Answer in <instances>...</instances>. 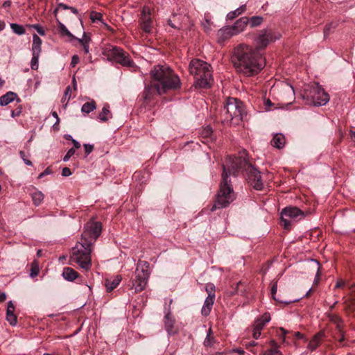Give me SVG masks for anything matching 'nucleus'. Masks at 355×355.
Here are the masks:
<instances>
[{
  "label": "nucleus",
  "instance_id": "nucleus-4",
  "mask_svg": "<svg viewBox=\"0 0 355 355\" xmlns=\"http://www.w3.org/2000/svg\"><path fill=\"white\" fill-rule=\"evenodd\" d=\"M102 232V223L88 221L84 227L80 240L72 248L71 261L76 262L85 270L92 268L91 252L92 245Z\"/></svg>",
  "mask_w": 355,
  "mask_h": 355
},
{
  "label": "nucleus",
  "instance_id": "nucleus-32",
  "mask_svg": "<svg viewBox=\"0 0 355 355\" xmlns=\"http://www.w3.org/2000/svg\"><path fill=\"white\" fill-rule=\"evenodd\" d=\"M337 26V22H330L329 24H326L323 30L324 37L329 35L331 30L336 28Z\"/></svg>",
  "mask_w": 355,
  "mask_h": 355
},
{
  "label": "nucleus",
  "instance_id": "nucleus-9",
  "mask_svg": "<svg viewBox=\"0 0 355 355\" xmlns=\"http://www.w3.org/2000/svg\"><path fill=\"white\" fill-rule=\"evenodd\" d=\"M104 54L110 60H114L121 65L132 67L135 64L134 61L130 58V54L116 46H110L105 48Z\"/></svg>",
  "mask_w": 355,
  "mask_h": 355
},
{
  "label": "nucleus",
  "instance_id": "nucleus-34",
  "mask_svg": "<svg viewBox=\"0 0 355 355\" xmlns=\"http://www.w3.org/2000/svg\"><path fill=\"white\" fill-rule=\"evenodd\" d=\"M89 17L92 21H103V15L96 11H92Z\"/></svg>",
  "mask_w": 355,
  "mask_h": 355
},
{
  "label": "nucleus",
  "instance_id": "nucleus-31",
  "mask_svg": "<svg viewBox=\"0 0 355 355\" xmlns=\"http://www.w3.org/2000/svg\"><path fill=\"white\" fill-rule=\"evenodd\" d=\"M211 334H212V330H211V329H209L207 334V336L204 340V345L206 347L213 346V345L215 342L214 337H213V336H211Z\"/></svg>",
  "mask_w": 355,
  "mask_h": 355
},
{
  "label": "nucleus",
  "instance_id": "nucleus-45",
  "mask_svg": "<svg viewBox=\"0 0 355 355\" xmlns=\"http://www.w3.org/2000/svg\"><path fill=\"white\" fill-rule=\"evenodd\" d=\"M76 150L74 148H70L67 150L66 155L63 157L64 161L69 160L70 157L74 155Z\"/></svg>",
  "mask_w": 355,
  "mask_h": 355
},
{
  "label": "nucleus",
  "instance_id": "nucleus-27",
  "mask_svg": "<svg viewBox=\"0 0 355 355\" xmlns=\"http://www.w3.org/2000/svg\"><path fill=\"white\" fill-rule=\"evenodd\" d=\"M71 96V86H67L64 96L61 99V103L63 105L64 109H66L69 101H70Z\"/></svg>",
  "mask_w": 355,
  "mask_h": 355
},
{
  "label": "nucleus",
  "instance_id": "nucleus-39",
  "mask_svg": "<svg viewBox=\"0 0 355 355\" xmlns=\"http://www.w3.org/2000/svg\"><path fill=\"white\" fill-rule=\"evenodd\" d=\"M29 27H31V28H34L37 31V32L40 34V35H45V29L42 28V25L40 24H30L28 25Z\"/></svg>",
  "mask_w": 355,
  "mask_h": 355
},
{
  "label": "nucleus",
  "instance_id": "nucleus-59",
  "mask_svg": "<svg viewBox=\"0 0 355 355\" xmlns=\"http://www.w3.org/2000/svg\"><path fill=\"white\" fill-rule=\"evenodd\" d=\"M320 281V268H318V272L315 275V277L314 278V282L318 283V282Z\"/></svg>",
  "mask_w": 355,
  "mask_h": 355
},
{
  "label": "nucleus",
  "instance_id": "nucleus-23",
  "mask_svg": "<svg viewBox=\"0 0 355 355\" xmlns=\"http://www.w3.org/2000/svg\"><path fill=\"white\" fill-rule=\"evenodd\" d=\"M110 118H112V113L110 110V105L106 104L103 107L101 112L98 114V119L102 122H107Z\"/></svg>",
  "mask_w": 355,
  "mask_h": 355
},
{
  "label": "nucleus",
  "instance_id": "nucleus-55",
  "mask_svg": "<svg viewBox=\"0 0 355 355\" xmlns=\"http://www.w3.org/2000/svg\"><path fill=\"white\" fill-rule=\"evenodd\" d=\"M51 114L54 116V118L56 119V122L53 125V126L55 127L56 125H58V123H60V119L57 112H55V111H53Z\"/></svg>",
  "mask_w": 355,
  "mask_h": 355
},
{
  "label": "nucleus",
  "instance_id": "nucleus-64",
  "mask_svg": "<svg viewBox=\"0 0 355 355\" xmlns=\"http://www.w3.org/2000/svg\"><path fill=\"white\" fill-rule=\"evenodd\" d=\"M69 10H71V12H73V14H78V10L76 9V8L69 7Z\"/></svg>",
  "mask_w": 355,
  "mask_h": 355
},
{
  "label": "nucleus",
  "instance_id": "nucleus-54",
  "mask_svg": "<svg viewBox=\"0 0 355 355\" xmlns=\"http://www.w3.org/2000/svg\"><path fill=\"white\" fill-rule=\"evenodd\" d=\"M79 61H80V58H79L78 55H73L71 58V65L75 66V65L78 64Z\"/></svg>",
  "mask_w": 355,
  "mask_h": 355
},
{
  "label": "nucleus",
  "instance_id": "nucleus-44",
  "mask_svg": "<svg viewBox=\"0 0 355 355\" xmlns=\"http://www.w3.org/2000/svg\"><path fill=\"white\" fill-rule=\"evenodd\" d=\"M288 331L284 329V327H279L277 335L279 338H282L283 340H285V336L286 334H288Z\"/></svg>",
  "mask_w": 355,
  "mask_h": 355
},
{
  "label": "nucleus",
  "instance_id": "nucleus-14",
  "mask_svg": "<svg viewBox=\"0 0 355 355\" xmlns=\"http://www.w3.org/2000/svg\"><path fill=\"white\" fill-rule=\"evenodd\" d=\"M15 99H17L19 103L21 101L20 98H17V95L15 94V92H8L3 96H0V105H7L8 103L15 101Z\"/></svg>",
  "mask_w": 355,
  "mask_h": 355
},
{
  "label": "nucleus",
  "instance_id": "nucleus-35",
  "mask_svg": "<svg viewBox=\"0 0 355 355\" xmlns=\"http://www.w3.org/2000/svg\"><path fill=\"white\" fill-rule=\"evenodd\" d=\"M59 28L62 34H64V35L69 36V37H74V35H72L71 33L66 28L65 25L63 24H61V22L59 23Z\"/></svg>",
  "mask_w": 355,
  "mask_h": 355
},
{
  "label": "nucleus",
  "instance_id": "nucleus-51",
  "mask_svg": "<svg viewBox=\"0 0 355 355\" xmlns=\"http://www.w3.org/2000/svg\"><path fill=\"white\" fill-rule=\"evenodd\" d=\"M62 175L63 177H69V175H71V171L67 166H65L62 168Z\"/></svg>",
  "mask_w": 355,
  "mask_h": 355
},
{
  "label": "nucleus",
  "instance_id": "nucleus-53",
  "mask_svg": "<svg viewBox=\"0 0 355 355\" xmlns=\"http://www.w3.org/2000/svg\"><path fill=\"white\" fill-rule=\"evenodd\" d=\"M49 173H52V170L51 168H49V166L48 168H46L42 173H41L39 176H38V178L39 179H41V178H43L44 177V175H49Z\"/></svg>",
  "mask_w": 355,
  "mask_h": 355
},
{
  "label": "nucleus",
  "instance_id": "nucleus-12",
  "mask_svg": "<svg viewBox=\"0 0 355 355\" xmlns=\"http://www.w3.org/2000/svg\"><path fill=\"white\" fill-rule=\"evenodd\" d=\"M6 320L10 325H16L17 323V318L15 314V306L12 301L8 302L6 311Z\"/></svg>",
  "mask_w": 355,
  "mask_h": 355
},
{
  "label": "nucleus",
  "instance_id": "nucleus-28",
  "mask_svg": "<svg viewBox=\"0 0 355 355\" xmlns=\"http://www.w3.org/2000/svg\"><path fill=\"white\" fill-rule=\"evenodd\" d=\"M141 28L145 32H150L152 30V18L148 15L146 18H144L141 22Z\"/></svg>",
  "mask_w": 355,
  "mask_h": 355
},
{
  "label": "nucleus",
  "instance_id": "nucleus-36",
  "mask_svg": "<svg viewBox=\"0 0 355 355\" xmlns=\"http://www.w3.org/2000/svg\"><path fill=\"white\" fill-rule=\"evenodd\" d=\"M39 67V58L33 53L32 59L31 61V68L32 69H37Z\"/></svg>",
  "mask_w": 355,
  "mask_h": 355
},
{
  "label": "nucleus",
  "instance_id": "nucleus-56",
  "mask_svg": "<svg viewBox=\"0 0 355 355\" xmlns=\"http://www.w3.org/2000/svg\"><path fill=\"white\" fill-rule=\"evenodd\" d=\"M71 142L73 145V148L74 149H79V148H80V143L78 142V141L76 140H74V139H71Z\"/></svg>",
  "mask_w": 355,
  "mask_h": 355
},
{
  "label": "nucleus",
  "instance_id": "nucleus-43",
  "mask_svg": "<svg viewBox=\"0 0 355 355\" xmlns=\"http://www.w3.org/2000/svg\"><path fill=\"white\" fill-rule=\"evenodd\" d=\"M31 50L32 52L34 53V54H35L39 58L40 56V53L42 52V47H40V46L35 45V44L33 43Z\"/></svg>",
  "mask_w": 355,
  "mask_h": 355
},
{
  "label": "nucleus",
  "instance_id": "nucleus-49",
  "mask_svg": "<svg viewBox=\"0 0 355 355\" xmlns=\"http://www.w3.org/2000/svg\"><path fill=\"white\" fill-rule=\"evenodd\" d=\"M19 154H20V157H21V159H23V161L24 162V163L27 165H32L33 163L32 162H31L30 159H28V158L26 157V153H24V151H22V150L19 152Z\"/></svg>",
  "mask_w": 355,
  "mask_h": 355
},
{
  "label": "nucleus",
  "instance_id": "nucleus-63",
  "mask_svg": "<svg viewBox=\"0 0 355 355\" xmlns=\"http://www.w3.org/2000/svg\"><path fill=\"white\" fill-rule=\"evenodd\" d=\"M10 5H11L10 1H4L3 6V8H9V6H10Z\"/></svg>",
  "mask_w": 355,
  "mask_h": 355
},
{
  "label": "nucleus",
  "instance_id": "nucleus-29",
  "mask_svg": "<svg viewBox=\"0 0 355 355\" xmlns=\"http://www.w3.org/2000/svg\"><path fill=\"white\" fill-rule=\"evenodd\" d=\"M80 44H81L83 46L84 51L86 54L89 52V42L90 40V37H87L85 33L83 34V37L81 39H78Z\"/></svg>",
  "mask_w": 355,
  "mask_h": 355
},
{
  "label": "nucleus",
  "instance_id": "nucleus-40",
  "mask_svg": "<svg viewBox=\"0 0 355 355\" xmlns=\"http://www.w3.org/2000/svg\"><path fill=\"white\" fill-rule=\"evenodd\" d=\"M261 335V331H259V327H258L257 322H254L253 324V332H252V336L254 338L257 340V338H259Z\"/></svg>",
  "mask_w": 355,
  "mask_h": 355
},
{
  "label": "nucleus",
  "instance_id": "nucleus-62",
  "mask_svg": "<svg viewBox=\"0 0 355 355\" xmlns=\"http://www.w3.org/2000/svg\"><path fill=\"white\" fill-rule=\"evenodd\" d=\"M270 345H271V348H277L278 349V345L277 343V342L274 341V340H272V341H270Z\"/></svg>",
  "mask_w": 355,
  "mask_h": 355
},
{
  "label": "nucleus",
  "instance_id": "nucleus-3",
  "mask_svg": "<svg viewBox=\"0 0 355 355\" xmlns=\"http://www.w3.org/2000/svg\"><path fill=\"white\" fill-rule=\"evenodd\" d=\"M150 75L152 80L146 85L144 91V99L147 103H150L155 95H162L168 90L178 89L181 85L179 76L168 65H155Z\"/></svg>",
  "mask_w": 355,
  "mask_h": 355
},
{
  "label": "nucleus",
  "instance_id": "nucleus-30",
  "mask_svg": "<svg viewBox=\"0 0 355 355\" xmlns=\"http://www.w3.org/2000/svg\"><path fill=\"white\" fill-rule=\"evenodd\" d=\"M10 26L11 29L15 33L18 34V35H21V34H24L26 32L25 28H24L23 25L17 24H10Z\"/></svg>",
  "mask_w": 355,
  "mask_h": 355
},
{
  "label": "nucleus",
  "instance_id": "nucleus-26",
  "mask_svg": "<svg viewBox=\"0 0 355 355\" xmlns=\"http://www.w3.org/2000/svg\"><path fill=\"white\" fill-rule=\"evenodd\" d=\"M44 193H42V191H39V190H35L34 193H31L33 202L35 205H41L42 202L44 200Z\"/></svg>",
  "mask_w": 355,
  "mask_h": 355
},
{
  "label": "nucleus",
  "instance_id": "nucleus-24",
  "mask_svg": "<svg viewBox=\"0 0 355 355\" xmlns=\"http://www.w3.org/2000/svg\"><path fill=\"white\" fill-rule=\"evenodd\" d=\"M246 10V5H241L234 11L229 12L226 16V18L227 20H233V19L236 18V17L239 16V15H241L243 12H245Z\"/></svg>",
  "mask_w": 355,
  "mask_h": 355
},
{
  "label": "nucleus",
  "instance_id": "nucleus-22",
  "mask_svg": "<svg viewBox=\"0 0 355 355\" xmlns=\"http://www.w3.org/2000/svg\"><path fill=\"white\" fill-rule=\"evenodd\" d=\"M271 320L270 314L268 312H266L263 315H262L260 318L256 319L255 322L259 327V331L261 332L263 329L266 323Z\"/></svg>",
  "mask_w": 355,
  "mask_h": 355
},
{
  "label": "nucleus",
  "instance_id": "nucleus-2",
  "mask_svg": "<svg viewBox=\"0 0 355 355\" xmlns=\"http://www.w3.org/2000/svg\"><path fill=\"white\" fill-rule=\"evenodd\" d=\"M279 37V33H274L271 29H263L257 38V48L244 44L234 48L232 62L236 71L248 76L261 71L266 63L261 49L266 48L270 42H274Z\"/></svg>",
  "mask_w": 355,
  "mask_h": 355
},
{
  "label": "nucleus",
  "instance_id": "nucleus-5",
  "mask_svg": "<svg viewBox=\"0 0 355 355\" xmlns=\"http://www.w3.org/2000/svg\"><path fill=\"white\" fill-rule=\"evenodd\" d=\"M189 71L196 77V85L209 88L213 82L211 65L201 60H193L189 64Z\"/></svg>",
  "mask_w": 355,
  "mask_h": 355
},
{
  "label": "nucleus",
  "instance_id": "nucleus-21",
  "mask_svg": "<svg viewBox=\"0 0 355 355\" xmlns=\"http://www.w3.org/2000/svg\"><path fill=\"white\" fill-rule=\"evenodd\" d=\"M121 280L122 277L121 276H120V275H117L113 279H106L105 286L107 288V291H112V290H114V288L117 287V286L119 285V284H120Z\"/></svg>",
  "mask_w": 355,
  "mask_h": 355
},
{
  "label": "nucleus",
  "instance_id": "nucleus-25",
  "mask_svg": "<svg viewBox=\"0 0 355 355\" xmlns=\"http://www.w3.org/2000/svg\"><path fill=\"white\" fill-rule=\"evenodd\" d=\"M96 103L95 101L92 100L89 102L85 103L81 107V112L85 114H89L93 110H96Z\"/></svg>",
  "mask_w": 355,
  "mask_h": 355
},
{
  "label": "nucleus",
  "instance_id": "nucleus-57",
  "mask_svg": "<svg viewBox=\"0 0 355 355\" xmlns=\"http://www.w3.org/2000/svg\"><path fill=\"white\" fill-rule=\"evenodd\" d=\"M59 8H63L64 10H66V8H69V7L67 5H64V3H60L58 4V8H57V9L55 10V14H56L58 10H59Z\"/></svg>",
  "mask_w": 355,
  "mask_h": 355
},
{
  "label": "nucleus",
  "instance_id": "nucleus-52",
  "mask_svg": "<svg viewBox=\"0 0 355 355\" xmlns=\"http://www.w3.org/2000/svg\"><path fill=\"white\" fill-rule=\"evenodd\" d=\"M21 112H22V108L20 105L17 109L12 110V111L11 112V115H12V116H19L20 114L21 113Z\"/></svg>",
  "mask_w": 355,
  "mask_h": 355
},
{
  "label": "nucleus",
  "instance_id": "nucleus-60",
  "mask_svg": "<svg viewBox=\"0 0 355 355\" xmlns=\"http://www.w3.org/2000/svg\"><path fill=\"white\" fill-rule=\"evenodd\" d=\"M294 336L297 338H304V335H303V334L300 333V331H295V333L294 334Z\"/></svg>",
  "mask_w": 355,
  "mask_h": 355
},
{
  "label": "nucleus",
  "instance_id": "nucleus-50",
  "mask_svg": "<svg viewBox=\"0 0 355 355\" xmlns=\"http://www.w3.org/2000/svg\"><path fill=\"white\" fill-rule=\"evenodd\" d=\"M85 156H88L94 149V145L92 144H84Z\"/></svg>",
  "mask_w": 355,
  "mask_h": 355
},
{
  "label": "nucleus",
  "instance_id": "nucleus-11",
  "mask_svg": "<svg viewBox=\"0 0 355 355\" xmlns=\"http://www.w3.org/2000/svg\"><path fill=\"white\" fill-rule=\"evenodd\" d=\"M249 21L250 19L248 17H241L237 19L232 26H227V28L220 29L219 33L225 38L231 37V36L235 35V34L243 31L247 24H248Z\"/></svg>",
  "mask_w": 355,
  "mask_h": 355
},
{
  "label": "nucleus",
  "instance_id": "nucleus-42",
  "mask_svg": "<svg viewBox=\"0 0 355 355\" xmlns=\"http://www.w3.org/2000/svg\"><path fill=\"white\" fill-rule=\"evenodd\" d=\"M39 272V267L37 265H35V263L31 264L30 276L33 278V277H36Z\"/></svg>",
  "mask_w": 355,
  "mask_h": 355
},
{
  "label": "nucleus",
  "instance_id": "nucleus-1",
  "mask_svg": "<svg viewBox=\"0 0 355 355\" xmlns=\"http://www.w3.org/2000/svg\"><path fill=\"white\" fill-rule=\"evenodd\" d=\"M242 169L246 175L248 182L256 190H261L263 183L259 171L254 168L244 156H230L226 164H223L222 181L216 193V199L211 207V211L228 207L234 200L236 196L230 180V175H236Z\"/></svg>",
  "mask_w": 355,
  "mask_h": 355
},
{
  "label": "nucleus",
  "instance_id": "nucleus-17",
  "mask_svg": "<svg viewBox=\"0 0 355 355\" xmlns=\"http://www.w3.org/2000/svg\"><path fill=\"white\" fill-rule=\"evenodd\" d=\"M62 277L64 279H67V281H74V279L78 278L79 273H78L77 270L73 269V268L66 267L63 269Z\"/></svg>",
  "mask_w": 355,
  "mask_h": 355
},
{
  "label": "nucleus",
  "instance_id": "nucleus-7",
  "mask_svg": "<svg viewBox=\"0 0 355 355\" xmlns=\"http://www.w3.org/2000/svg\"><path fill=\"white\" fill-rule=\"evenodd\" d=\"M302 98L309 105H324L329 101V95L319 83L308 85L304 90Z\"/></svg>",
  "mask_w": 355,
  "mask_h": 355
},
{
  "label": "nucleus",
  "instance_id": "nucleus-8",
  "mask_svg": "<svg viewBox=\"0 0 355 355\" xmlns=\"http://www.w3.org/2000/svg\"><path fill=\"white\" fill-rule=\"evenodd\" d=\"M150 263L147 261H139L137 263V268L135 274L131 278L132 285L130 289L135 293L143 291L147 286L150 277Z\"/></svg>",
  "mask_w": 355,
  "mask_h": 355
},
{
  "label": "nucleus",
  "instance_id": "nucleus-48",
  "mask_svg": "<svg viewBox=\"0 0 355 355\" xmlns=\"http://www.w3.org/2000/svg\"><path fill=\"white\" fill-rule=\"evenodd\" d=\"M150 15V9L148 7H144L141 11V21H142L144 18H146Z\"/></svg>",
  "mask_w": 355,
  "mask_h": 355
},
{
  "label": "nucleus",
  "instance_id": "nucleus-61",
  "mask_svg": "<svg viewBox=\"0 0 355 355\" xmlns=\"http://www.w3.org/2000/svg\"><path fill=\"white\" fill-rule=\"evenodd\" d=\"M6 300V295L5 293H0V302H4Z\"/></svg>",
  "mask_w": 355,
  "mask_h": 355
},
{
  "label": "nucleus",
  "instance_id": "nucleus-20",
  "mask_svg": "<svg viewBox=\"0 0 355 355\" xmlns=\"http://www.w3.org/2000/svg\"><path fill=\"white\" fill-rule=\"evenodd\" d=\"M285 143V136H284L283 134H280V132L275 134L271 140L272 146L277 148V149H282V148H284Z\"/></svg>",
  "mask_w": 355,
  "mask_h": 355
},
{
  "label": "nucleus",
  "instance_id": "nucleus-10",
  "mask_svg": "<svg viewBox=\"0 0 355 355\" xmlns=\"http://www.w3.org/2000/svg\"><path fill=\"white\" fill-rule=\"evenodd\" d=\"M304 216L303 211L300 210L297 207H286L281 213L282 225L286 230H290L291 227V219H302Z\"/></svg>",
  "mask_w": 355,
  "mask_h": 355
},
{
  "label": "nucleus",
  "instance_id": "nucleus-37",
  "mask_svg": "<svg viewBox=\"0 0 355 355\" xmlns=\"http://www.w3.org/2000/svg\"><path fill=\"white\" fill-rule=\"evenodd\" d=\"M216 287L213 283H208L205 286V291L207 292L208 295H216Z\"/></svg>",
  "mask_w": 355,
  "mask_h": 355
},
{
  "label": "nucleus",
  "instance_id": "nucleus-38",
  "mask_svg": "<svg viewBox=\"0 0 355 355\" xmlns=\"http://www.w3.org/2000/svg\"><path fill=\"white\" fill-rule=\"evenodd\" d=\"M262 355H283V354L278 349V348H270L263 352Z\"/></svg>",
  "mask_w": 355,
  "mask_h": 355
},
{
  "label": "nucleus",
  "instance_id": "nucleus-41",
  "mask_svg": "<svg viewBox=\"0 0 355 355\" xmlns=\"http://www.w3.org/2000/svg\"><path fill=\"white\" fill-rule=\"evenodd\" d=\"M277 288H278L277 281H275V282H273V284L271 286V289H270L271 296L273 298V300H278V299H277L275 297L276 293L277 291Z\"/></svg>",
  "mask_w": 355,
  "mask_h": 355
},
{
  "label": "nucleus",
  "instance_id": "nucleus-33",
  "mask_svg": "<svg viewBox=\"0 0 355 355\" xmlns=\"http://www.w3.org/2000/svg\"><path fill=\"white\" fill-rule=\"evenodd\" d=\"M263 23V17L261 16H253L249 18V24L252 27L261 25Z\"/></svg>",
  "mask_w": 355,
  "mask_h": 355
},
{
  "label": "nucleus",
  "instance_id": "nucleus-18",
  "mask_svg": "<svg viewBox=\"0 0 355 355\" xmlns=\"http://www.w3.org/2000/svg\"><path fill=\"white\" fill-rule=\"evenodd\" d=\"M182 15H180V14H173L168 20V24L172 28L181 29L182 27Z\"/></svg>",
  "mask_w": 355,
  "mask_h": 355
},
{
  "label": "nucleus",
  "instance_id": "nucleus-15",
  "mask_svg": "<svg viewBox=\"0 0 355 355\" xmlns=\"http://www.w3.org/2000/svg\"><path fill=\"white\" fill-rule=\"evenodd\" d=\"M324 336V331H319L318 334H315L313 338L309 342L307 348H309L311 351L315 350V349L318 348L320 344L322 338Z\"/></svg>",
  "mask_w": 355,
  "mask_h": 355
},
{
  "label": "nucleus",
  "instance_id": "nucleus-58",
  "mask_svg": "<svg viewBox=\"0 0 355 355\" xmlns=\"http://www.w3.org/2000/svg\"><path fill=\"white\" fill-rule=\"evenodd\" d=\"M344 284H345V281L341 280V279H340V280H338V282H336V288L343 287V286H344Z\"/></svg>",
  "mask_w": 355,
  "mask_h": 355
},
{
  "label": "nucleus",
  "instance_id": "nucleus-13",
  "mask_svg": "<svg viewBox=\"0 0 355 355\" xmlns=\"http://www.w3.org/2000/svg\"><path fill=\"white\" fill-rule=\"evenodd\" d=\"M216 298V295H208L205 300V303L202 307L201 313L203 315H209L214 303V300Z\"/></svg>",
  "mask_w": 355,
  "mask_h": 355
},
{
  "label": "nucleus",
  "instance_id": "nucleus-19",
  "mask_svg": "<svg viewBox=\"0 0 355 355\" xmlns=\"http://www.w3.org/2000/svg\"><path fill=\"white\" fill-rule=\"evenodd\" d=\"M175 323V319L171 315V312H168L164 317L165 329L168 334H174V324Z\"/></svg>",
  "mask_w": 355,
  "mask_h": 355
},
{
  "label": "nucleus",
  "instance_id": "nucleus-16",
  "mask_svg": "<svg viewBox=\"0 0 355 355\" xmlns=\"http://www.w3.org/2000/svg\"><path fill=\"white\" fill-rule=\"evenodd\" d=\"M328 318L329 320L336 325V334H338L341 328H345L344 321L338 314L329 313Z\"/></svg>",
  "mask_w": 355,
  "mask_h": 355
},
{
  "label": "nucleus",
  "instance_id": "nucleus-47",
  "mask_svg": "<svg viewBox=\"0 0 355 355\" xmlns=\"http://www.w3.org/2000/svg\"><path fill=\"white\" fill-rule=\"evenodd\" d=\"M335 337L338 338L339 342H343L345 340V329H341V330L339 331L338 334H336Z\"/></svg>",
  "mask_w": 355,
  "mask_h": 355
},
{
  "label": "nucleus",
  "instance_id": "nucleus-46",
  "mask_svg": "<svg viewBox=\"0 0 355 355\" xmlns=\"http://www.w3.org/2000/svg\"><path fill=\"white\" fill-rule=\"evenodd\" d=\"M33 43L37 44V46H42V40L39 37V35H36V33H34L33 35Z\"/></svg>",
  "mask_w": 355,
  "mask_h": 355
},
{
  "label": "nucleus",
  "instance_id": "nucleus-6",
  "mask_svg": "<svg viewBox=\"0 0 355 355\" xmlns=\"http://www.w3.org/2000/svg\"><path fill=\"white\" fill-rule=\"evenodd\" d=\"M245 109L242 102L235 98H228L220 111L222 122L239 124L243 120Z\"/></svg>",
  "mask_w": 355,
  "mask_h": 355
}]
</instances>
